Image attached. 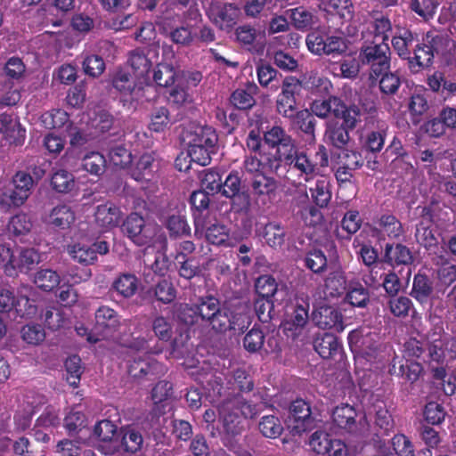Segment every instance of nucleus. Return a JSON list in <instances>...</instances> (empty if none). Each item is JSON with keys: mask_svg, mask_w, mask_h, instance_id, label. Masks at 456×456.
<instances>
[{"mask_svg": "<svg viewBox=\"0 0 456 456\" xmlns=\"http://www.w3.org/2000/svg\"><path fill=\"white\" fill-rule=\"evenodd\" d=\"M179 317L188 325H192L200 318L217 332L242 330L248 321L246 314H234L228 307L221 306L219 300L214 297H201L193 306H182Z\"/></svg>", "mask_w": 456, "mask_h": 456, "instance_id": "obj_1", "label": "nucleus"}, {"mask_svg": "<svg viewBox=\"0 0 456 456\" xmlns=\"http://www.w3.org/2000/svg\"><path fill=\"white\" fill-rule=\"evenodd\" d=\"M270 406L262 393L254 394L250 398L240 395L225 399L218 411L224 430L231 436H237L244 429V419H254Z\"/></svg>", "mask_w": 456, "mask_h": 456, "instance_id": "obj_2", "label": "nucleus"}, {"mask_svg": "<svg viewBox=\"0 0 456 456\" xmlns=\"http://www.w3.org/2000/svg\"><path fill=\"white\" fill-rule=\"evenodd\" d=\"M121 231L137 246L156 243L165 246L167 243V238L160 226L135 212L128 215L123 221Z\"/></svg>", "mask_w": 456, "mask_h": 456, "instance_id": "obj_3", "label": "nucleus"}, {"mask_svg": "<svg viewBox=\"0 0 456 456\" xmlns=\"http://www.w3.org/2000/svg\"><path fill=\"white\" fill-rule=\"evenodd\" d=\"M329 166V154L326 147L320 144L312 159L305 151H301L289 166V170L298 173V176L305 182L312 180L322 173Z\"/></svg>", "mask_w": 456, "mask_h": 456, "instance_id": "obj_4", "label": "nucleus"}, {"mask_svg": "<svg viewBox=\"0 0 456 456\" xmlns=\"http://www.w3.org/2000/svg\"><path fill=\"white\" fill-rule=\"evenodd\" d=\"M390 48L387 43L372 42L362 45L359 53L362 64L368 65L376 76L387 72L390 68Z\"/></svg>", "mask_w": 456, "mask_h": 456, "instance_id": "obj_5", "label": "nucleus"}, {"mask_svg": "<svg viewBox=\"0 0 456 456\" xmlns=\"http://www.w3.org/2000/svg\"><path fill=\"white\" fill-rule=\"evenodd\" d=\"M444 50V39L439 35L428 33L421 44H418L414 49V57L410 58L411 68L413 71L427 68L433 62L436 54H440Z\"/></svg>", "mask_w": 456, "mask_h": 456, "instance_id": "obj_6", "label": "nucleus"}, {"mask_svg": "<svg viewBox=\"0 0 456 456\" xmlns=\"http://www.w3.org/2000/svg\"><path fill=\"white\" fill-rule=\"evenodd\" d=\"M305 43L308 50L316 55H341L347 50L346 39L341 36L323 37L317 32H311Z\"/></svg>", "mask_w": 456, "mask_h": 456, "instance_id": "obj_7", "label": "nucleus"}, {"mask_svg": "<svg viewBox=\"0 0 456 456\" xmlns=\"http://www.w3.org/2000/svg\"><path fill=\"white\" fill-rule=\"evenodd\" d=\"M281 93L276 98V110L283 118L291 117V113L297 110L296 96L299 94L302 85L296 77H286L281 86Z\"/></svg>", "mask_w": 456, "mask_h": 456, "instance_id": "obj_8", "label": "nucleus"}, {"mask_svg": "<svg viewBox=\"0 0 456 456\" xmlns=\"http://www.w3.org/2000/svg\"><path fill=\"white\" fill-rule=\"evenodd\" d=\"M403 352L407 357L422 358L425 362H438L444 356L440 340L430 343L427 340L412 338L405 342Z\"/></svg>", "mask_w": 456, "mask_h": 456, "instance_id": "obj_9", "label": "nucleus"}, {"mask_svg": "<svg viewBox=\"0 0 456 456\" xmlns=\"http://www.w3.org/2000/svg\"><path fill=\"white\" fill-rule=\"evenodd\" d=\"M118 428L110 420L102 419L94 428V436L98 441V449L105 455H113L120 449Z\"/></svg>", "mask_w": 456, "mask_h": 456, "instance_id": "obj_10", "label": "nucleus"}, {"mask_svg": "<svg viewBox=\"0 0 456 456\" xmlns=\"http://www.w3.org/2000/svg\"><path fill=\"white\" fill-rule=\"evenodd\" d=\"M119 317L116 311L109 306L102 305L95 312L94 332L102 338H88L94 343L111 336L119 327Z\"/></svg>", "mask_w": 456, "mask_h": 456, "instance_id": "obj_11", "label": "nucleus"}, {"mask_svg": "<svg viewBox=\"0 0 456 456\" xmlns=\"http://www.w3.org/2000/svg\"><path fill=\"white\" fill-rule=\"evenodd\" d=\"M309 445L318 454L327 456H346V444L340 440L331 439L323 431H315L310 437Z\"/></svg>", "mask_w": 456, "mask_h": 456, "instance_id": "obj_12", "label": "nucleus"}, {"mask_svg": "<svg viewBox=\"0 0 456 456\" xmlns=\"http://www.w3.org/2000/svg\"><path fill=\"white\" fill-rule=\"evenodd\" d=\"M273 164L274 160L269 156V151H263L260 155L247 154L241 165V173L245 180L264 173L275 174Z\"/></svg>", "mask_w": 456, "mask_h": 456, "instance_id": "obj_13", "label": "nucleus"}, {"mask_svg": "<svg viewBox=\"0 0 456 456\" xmlns=\"http://www.w3.org/2000/svg\"><path fill=\"white\" fill-rule=\"evenodd\" d=\"M163 370V366L148 354L143 357H134L132 361H129L127 366L128 374L137 379L143 378L151 379V377L162 373Z\"/></svg>", "mask_w": 456, "mask_h": 456, "instance_id": "obj_14", "label": "nucleus"}, {"mask_svg": "<svg viewBox=\"0 0 456 456\" xmlns=\"http://www.w3.org/2000/svg\"><path fill=\"white\" fill-rule=\"evenodd\" d=\"M250 188V192L253 197L257 200L265 204L268 200L275 193L278 188V181L264 173L255 175L248 179Z\"/></svg>", "mask_w": 456, "mask_h": 456, "instance_id": "obj_15", "label": "nucleus"}, {"mask_svg": "<svg viewBox=\"0 0 456 456\" xmlns=\"http://www.w3.org/2000/svg\"><path fill=\"white\" fill-rule=\"evenodd\" d=\"M309 305L307 303L297 304L282 323L284 333L287 337L296 338L301 334L308 322Z\"/></svg>", "mask_w": 456, "mask_h": 456, "instance_id": "obj_16", "label": "nucleus"}, {"mask_svg": "<svg viewBox=\"0 0 456 456\" xmlns=\"http://www.w3.org/2000/svg\"><path fill=\"white\" fill-rule=\"evenodd\" d=\"M313 321L321 329L342 331L344 330L343 317L335 307L330 305H321L313 313Z\"/></svg>", "mask_w": 456, "mask_h": 456, "instance_id": "obj_17", "label": "nucleus"}, {"mask_svg": "<svg viewBox=\"0 0 456 456\" xmlns=\"http://www.w3.org/2000/svg\"><path fill=\"white\" fill-rule=\"evenodd\" d=\"M301 150L297 147V142L292 136L275 149L269 151V156L274 160L273 168L275 174L281 168V164L290 166L299 154Z\"/></svg>", "mask_w": 456, "mask_h": 456, "instance_id": "obj_18", "label": "nucleus"}, {"mask_svg": "<svg viewBox=\"0 0 456 456\" xmlns=\"http://www.w3.org/2000/svg\"><path fill=\"white\" fill-rule=\"evenodd\" d=\"M236 8L232 4H212L208 11L210 20L221 29H228L235 23Z\"/></svg>", "mask_w": 456, "mask_h": 456, "instance_id": "obj_19", "label": "nucleus"}, {"mask_svg": "<svg viewBox=\"0 0 456 456\" xmlns=\"http://www.w3.org/2000/svg\"><path fill=\"white\" fill-rule=\"evenodd\" d=\"M96 224L106 230L118 226L122 220L120 208L112 202L97 206L94 212Z\"/></svg>", "mask_w": 456, "mask_h": 456, "instance_id": "obj_20", "label": "nucleus"}, {"mask_svg": "<svg viewBox=\"0 0 456 456\" xmlns=\"http://www.w3.org/2000/svg\"><path fill=\"white\" fill-rule=\"evenodd\" d=\"M158 58V47H151L147 53L141 49L131 52L129 63L137 77L143 78L150 71L152 66V59Z\"/></svg>", "mask_w": 456, "mask_h": 456, "instance_id": "obj_21", "label": "nucleus"}, {"mask_svg": "<svg viewBox=\"0 0 456 456\" xmlns=\"http://www.w3.org/2000/svg\"><path fill=\"white\" fill-rule=\"evenodd\" d=\"M289 419L295 423L293 428L297 433L306 431L313 421L311 408L308 403L302 399L294 401L290 405Z\"/></svg>", "mask_w": 456, "mask_h": 456, "instance_id": "obj_22", "label": "nucleus"}, {"mask_svg": "<svg viewBox=\"0 0 456 456\" xmlns=\"http://www.w3.org/2000/svg\"><path fill=\"white\" fill-rule=\"evenodd\" d=\"M358 413L355 409L349 404H341L337 406L332 412L333 423L339 428L348 432L357 429V425H362V421L357 422Z\"/></svg>", "mask_w": 456, "mask_h": 456, "instance_id": "obj_23", "label": "nucleus"}, {"mask_svg": "<svg viewBox=\"0 0 456 456\" xmlns=\"http://www.w3.org/2000/svg\"><path fill=\"white\" fill-rule=\"evenodd\" d=\"M383 262L390 265H409L413 262V256L405 245L387 243L385 246Z\"/></svg>", "mask_w": 456, "mask_h": 456, "instance_id": "obj_24", "label": "nucleus"}, {"mask_svg": "<svg viewBox=\"0 0 456 456\" xmlns=\"http://www.w3.org/2000/svg\"><path fill=\"white\" fill-rule=\"evenodd\" d=\"M187 144L216 147L218 141L215 129L208 126H196L186 133Z\"/></svg>", "mask_w": 456, "mask_h": 456, "instance_id": "obj_25", "label": "nucleus"}, {"mask_svg": "<svg viewBox=\"0 0 456 456\" xmlns=\"http://www.w3.org/2000/svg\"><path fill=\"white\" fill-rule=\"evenodd\" d=\"M314 347L323 359L335 358L342 351L338 338L330 333L316 336L314 341Z\"/></svg>", "mask_w": 456, "mask_h": 456, "instance_id": "obj_26", "label": "nucleus"}, {"mask_svg": "<svg viewBox=\"0 0 456 456\" xmlns=\"http://www.w3.org/2000/svg\"><path fill=\"white\" fill-rule=\"evenodd\" d=\"M286 13L290 18L292 25L298 30L313 29L318 23V18L314 12L304 6L289 9Z\"/></svg>", "mask_w": 456, "mask_h": 456, "instance_id": "obj_27", "label": "nucleus"}, {"mask_svg": "<svg viewBox=\"0 0 456 456\" xmlns=\"http://www.w3.org/2000/svg\"><path fill=\"white\" fill-rule=\"evenodd\" d=\"M415 238L419 244L428 250L436 253L438 248V237L432 229V222L428 217L422 218L416 227Z\"/></svg>", "mask_w": 456, "mask_h": 456, "instance_id": "obj_28", "label": "nucleus"}, {"mask_svg": "<svg viewBox=\"0 0 456 456\" xmlns=\"http://www.w3.org/2000/svg\"><path fill=\"white\" fill-rule=\"evenodd\" d=\"M323 140L335 148L343 149L350 140L349 130L337 121H329Z\"/></svg>", "mask_w": 456, "mask_h": 456, "instance_id": "obj_29", "label": "nucleus"}, {"mask_svg": "<svg viewBox=\"0 0 456 456\" xmlns=\"http://www.w3.org/2000/svg\"><path fill=\"white\" fill-rule=\"evenodd\" d=\"M0 133L4 134L10 143L20 144L25 136V130L20 123L9 114H0Z\"/></svg>", "mask_w": 456, "mask_h": 456, "instance_id": "obj_30", "label": "nucleus"}, {"mask_svg": "<svg viewBox=\"0 0 456 456\" xmlns=\"http://www.w3.org/2000/svg\"><path fill=\"white\" fill-rule=\"evenodd\" d=\"M236 38L244 46H251L259 50L264 47L265 32L257 30L250 25H242L235 30Z\"/></svg>", "mask_w": 456, "mask_h": 456, "instance_id": "obj_31", "label": "nucleus"}, {"mask_svg": "<svg viewBox=\"0 0 456 456\" xmlns=\"http://www.w3.org/2000/svg\"><path fill=\"white\" fill-rule=\"evenodd\" d=\"M285 118L289 120L293 128L300 130L314 140L315 139L316 120L308 110H295L291 113V117H286Z\"/></svg>", "mask_w": 456, "mask_h": 456, "instance_id": "obj_32", "label": "nucleus"}, {"mask_svg": "<svg viewBox=\"0 0 456 456\" xmlns=\"http://www.w3.org/2000/svg\"><path fill=\"white\" fill-rule=\"evenodd\" d=\"M257 86L255 83H248L244 87L236 89L230 97L231 103L239 110H248L255 103L254 95L257 93Z\"/></svg>", "mask_w": 456, "mask_h": 456, "instance_id": "obj_33", "label": "nucleus"}, {"mask_svg": "<svg viewBox=\"0 0 456 456\" xmlns=\"http://www.w3.org/2000/svg\"><path fill=\"white\" fill-rule=\"evenodd\" d=\"M76 216L73 209L68 205H58L54 207L47 216L46 222L57 228L67 229L74 222Z\"/></svg>", "mask_w": 456, "mask_h": 456, "instance_id": "obj_34", "label": "nucleus"}, {"mask_svg": "<svg viewBox=\"0 0 456 456\" xmlns=\"http://www.w3.org/2000/svg\"><path fill=\"white\" fill-rule=\"evenodd\" d=\"M310 108L321 118H326L330 114L338 117L339 110H342V100L337 96H330L328 99L314 101Z\"/></svg>", "mask_w": 456, "mask_h": 456, "instance_id": "obj_35", "label": "nucleus"}, {"mask_svg": "<svg viewBox=\"0 0 456 456\" xmlns=\"http://www.w3.org/2000/svg\"><path fill=\"white\" fill-rule=\"evenodd\" d=\"M377 224L379 234L388 239H398L403 234V224L394 215H382Z\"/></svg>", "mask_w": 456, "mask_h": 456, "instance_id": "obj_36", "label": "nucleus"}, {"mask_svg": "<svg viewBox=\"0 0 456 456\" xmlns=\"http://www.w3.org/2000/svg\"><path fill=\"white\" fill-rule=\"evenodd\" d=\"M158 163L151 154H143L132 170V177L136 181H150Z\"/></svg>", "mask_w": 456, "mask_h": 456, "instance_id": "obj_37", "label": "nucleus"}, {"mask_svg": "<svg viewBox=\"0 0 456 456\" xmlns=\"http://www.w3.org/2000/svg\"><path fill=\"white\" fill-rule=\"evenodd\" d=\"M324 287L326 293L330 297L342 295L348 287L345 273L341 270L330 272L324 281Z\"/></svg>", "mask_w": 456, "mask_h": 456, "instance_id": "obj_38", "label": "nucleus"}, {"mask_svg": "<svg viewBox=\"0 0 456 456\" xmlns=\"http://www.w3.org/2000/svg\"><path fill=\"white\" fill-rule=\"evenodd\" d=\"M120 434V447H123L126 452L135 453L141 450L143 438L139 430L133 427H126L121 429Z\"/></svg>", "mask_w": 456, "mask_h": 456, "instance_id": "obj_39", "label": "nucleus"}, {"mask_svg": "<svg viewBox=\"0 0 456 456\" xmlns=\"http://www.w3.org/2000/svg\"><path fill=\"white\" fill-rule=\"evenodd\" d=\"M138 279L131 273L120 274L112 284L113 289L125 298L133 297L138 289Z\"/></svg>", "mask_w": 456, "mask_h": 456, "instance_id": "obj_40", "label": "nucleus"}, {"mask_svg": "<svg viewBox=\"0 0 456 456\" xmlns=\"http://www.w3.org/2000/svg\"><path fill=\"white\" fill-rule=\"evenodd\" d=\"M113 86L119 92L130 95L132 100L138 101L142 96V86H137L126 73H118L115 76Z\"/></svg>", "mask_w": 456, "mask_h": 456, "instance_id": "obj_41", "label": "nucleus"}, {"mask_svg": "<svg viewBox=\"0 0 456 456\" xmlns=\"http://www.w3.org/2000/svg\"><path fill=\"white\" fill-rule=\"evenodd\" d=\"M40 262V255L34 248H20L18 255H14L12 269H19L20 272L29 271L35 265Z\"/></svg>", "mask_w": 456, "mask_h": 456, "instance_id": "obj_42", "label": "nucleus"}, {"mask_svg": "<svg viewBox=\"0 0 456 456\" xmlns=\"http://www.w3.org/2000/svg\"><path fill=\"white\" fill-rule=\"evenodd\" d=\"M206 240L214 245H227L229 240V229L226 225L215 222L208 224L204 227Z\"/></svg>", "mask_w": 456, "mask_h": 456, "instance_id": "obj_43", "label": "nucleus"}, {"mask_svg": "<svg viewBox=\"0 0 456 456\" xmlns=\"http://www.w3.org/2000/svg\"><path fill=\"white\" fill-rule=\"evenodd\" d=\"M414 41V35L411 31L403 29L393 37L392 45L401 58L410 60L411 46Z\"/></svg>", "mask_w": 456, "mask_h": 456, "instance_id": "obj_44", "label": "nucleus"}, {"mask_svg": "<svg viewBox=\"0 0 456 456\" xmlns=\"http://www.w3.org/2000/svg\"><path fill=\"white\" fill-rule=\"evenodd\" d=\"M151 329L159 340L170 341L174 334V319L169 316L157 315L152 319Z\"/></svg>", "mask_w": 456, "mask_h": 456, "instance_id": "obj_45", "label": "nucleus"}, {"mask_svg": "<svg viewBox=\"0 0 456 456\" xmlns=\"http://www.w3.org/2000/svg\"><path fill=\"white\" fill-rule=\"evenodd\" d=\"M33 281L39 289L51 291L60 284L61 277L52 269L41 268L34 274Z\"/></svg>", "mask_w": 456, "mask_h": 456, "instance_id": "obj_46", "label": "nucleus"}, {"mask_svg": "<svg viewBox=\"0 0 456 456\" xmlns=\"http://www.w3.org/2000/svg\"><path fill=\"white\" fill-rule=\"evenodd\" d=\"M258 430L265 437L274 439L282 434L283 426L277 416L269 414L260 419Z\"/></svg>", "mask_w": 456, "mask_h": 456, "instance_id": "obj_47", "label": "nucleus"}, {"mask_svg": "<svg viewBox=\"0 0 456 456\" xmlns=\"http://www.w3.org/2000/svg\"><path fill=\"white\" fill-rule=\"evenodd\" d=\"M285 229L280 223L269 222L265 224L264 229V237L270 247H281L285 242Z\"/></svg>", "mask_w": 456, "mask_h": 456, "instance_id": "obj_48", "label": "nucleus"}, {"mask_svg": "<svg viewBox=\"0 0 456 456\" xmlns=\"http://www.w3.org/2000/svg\"><path fill=\"white\" fill-rule=\"evenodd\" d=\"M346 300L354 306L363 307L369 301L367 289L356 281L348 282Z\"/></svg>", "mask_w": 456, "mask_h": 456, "instance_id": "obj_49", "label": "nucleus"}, {"mask_svg": "<svg viewBox=\"0 0 456 456\" xmlns=\"http://www.w3.org/2000/svg\"><path fill=\"white\" fill-rule=\"evenodd\" d=\"M311 197L315 204L321 208L326 207L330 200L331 193L330 191L329 181L322 176L318 179L314 187L309 189Z\"/></svg>", "mask_w": 456, "mask_h": 456, "instance_id": "obj_50", "label": "nucleus"}, {"mask_svg": "<svg viewBox=\"0 0 456 456\" xmlns=\"http://www.w3.org/2000/svg\"><path fill=\"white\" fill-rule=\"evenodd\" d=\"M69 255L83 265H92L96 261V255L90 245L76 243L68 247Z\"/></svg>", "mask_w": 456, "mask_h": 456, "instance_id": "obj_51", "label": "nucleus"}, {"mask_svg": "<svg viewBox=\"0 0 456 456\" xmlns=\"http://www.w3.org/2000/svg\"><path fill=\"white\" fill-rule=\"evenodd\" d=\"M82 167L91 175L99 176L105 170L106 159L100 152L92 151L83 158Z\"/></svg>", "mask_w": 456, "mask_h": 456, "instance_id": "obj_52", "label": "nucleus"}, {"mask_svg": "<svg viewBox=\"0 0 456 456\" xmlns=\"http://www.w3.org/2000/svg\"><path fill=\"white\" fill-rule=\"evenodd\" d=\"M433 292L432 283L428 276L417 274L413 279L411 296L419 302L424 303Z\"/></svg>", "mask_w": 456, "mask_h": 456, "instance_id": "obj_53", "label": "nucleus"}, {"mask_svg": "<svg viewBox=\"0 0 456 456\" xmlns=\"http://www.w3.org/2000/svg\"><path fill=\"white\" fill-rule=\"evenodd\" d=\"M51 183L55 191L61 193L71 191L76 185L74 175L64 169L53 173Z\"/></svg>", "mask_w": 456, "mask_h": 456, "instance_id": "obj_54", "label": "nucleus"}, {"mask_svg": "<svg viewBox=\"0 0 456 456\" xmlns=\"http://www.w3.org/2000/svg\"><path fill=\"white\" fill-rule=\"evenodd\" d=\"M28 198V195L13 187V189L7 190L0 194V208L4 211H8L12 208L23 205Z\"/></svg>", "mask_w": 456, "mask_h": 456, "instance_id": "obj_55", "label": "nucleus"}, {"mask_svg": "<svg viewBox=\"0 0 456 456\" xmlns=\"http://www.w3.org/2000/svg\"><path fill=\"white\" fill-rule=\"evenodd\" d=\"M28 198V195L13 187V189L7 190L0 194V208L4 211H8L12 208L23 205Z\"/></svg>", "mask_w": 456, "mask_h": 456, "instance_id": "obj_56", "label": "nucleus"}, {"mask_svg": "<svg viewBox=\"0 0 456 456\" xmlns=\"http://www.w3.org/2000/svg\"><path fill=\"white\" fill-rule=\"evenodd\" d=\"M304 261L305 266L314 273H322L327 269V257L319 248L309 250Z\"/></svg>", "mask_w": 456, "mask_h": 456, "instance_id": "obj_57", "label": "nucleus"}, {"mask_svg": "<svg viewBox=\"0 0 456 456\" xmlns=\"http://www.w3.org/2000/svg\"><path fill=\"white\" fill-rule=\"evenodd\" d=\"M187 151L192 162L200 166H207L210 164L211 155L216 152V147L188 144Z\"/></svg>", "mask_w": 456, "mask_h": 456, "instance_id": "obj_58", "label": "nucleus"}, {"mask_svg": "<svg viewBox=\"0 0 456 456\" xmlns=\"http://www.w3.org/2000/svg\"><path fill=\"white\" fill-rule=\"evenodd\" d=\"M341 109L342 111H339L338 117L343 119V123L341 125H344V126L348 130H353L361 121L362 111L360 108L354 104L347 107L342 101Z\"/></svg>", "mask_w": 456, "mask_h": 456, "instance_id": "obj_59", "label": "nucleus"}, {"mask_svg": "<svg viewBox=\"0 0 456 456\" xmlns=\"http://www.w3.org/2000/svg\"><path fill=\"white\" fill-rule=\"evenodd\" d=\"M291 137L285 129L280 126H273L264 134V142L272 150L276 149Z\"/></svg>", "mask_w": 456, "mask_h": 456, "instance_id": "obj_60", "label": "nucleus"}, {"mask_svg": "<svg viewBox=\"0 0 456 456\" xmlns=\"http://www.w3.org/2000/svg\"><path fill=\"white\" fill-rule=\"evenodd\" d=\"M390 312L398 318H404L409 315L410 311L413 309L411 300L404 296L392 297L388 301Z\"/></svg>", "mask_w": 456, "mask_h": 456, "instance_id": "obj_61", "label": "nucleus"}, {"mask_svg": "<svg viewBox=\"0 0 456 456\" xmlns=\"http://www.w3.org/2000/svg\"><path fill=\"white\" fill-rule=\"evenodd\" d=\"M67 381L72 387H77L82 374L81 359L77 355L69 357L65 362Z\"/></svg>", "mask_w": 456, "mask_h": 456, "instance_id": "obj_62", "label": "nucleus"}, {"mask_svg": "<svg viewBox=\"0 0 456 456\" xmlns=\"http://www.w3.org/2000/svg\"><path fill=\"white\" fill-rule=\"evenodd\" d=\"M278 285L270 275H262L256 281V291L263 298L269 300L277 291Z\"/></svg>", "mask_w": 456, "mask_h": 456, "instance_id": "obj_63", "label": "nucleus"}, {"mask_svg": "<svg viewBox=\"0 0 456 456\" xmlns=\"http://www.w3.org/2000/svg\"><path fill=\"white\" fill-rule=\"evenodd\" d=\"M22 339L29 345H38L45 338L44 329L38 324H28L20 330Z\"/></svg>", "mask_w": 456, "mask_h": 456, "instance_id": "obj_64", "label": "nucleus"}]
</instances>
